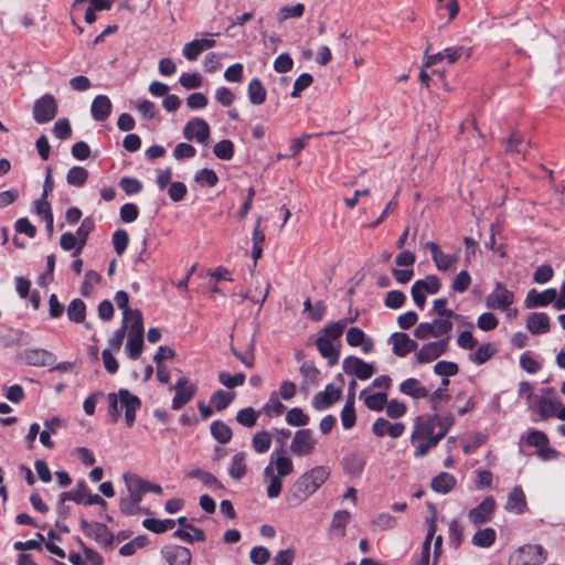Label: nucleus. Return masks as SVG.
<instances>
[{
  "label": "nucleus",
  "mask_w": 565,
  "mask_h": 565,
  "mask_svg": "<svg viewBox=\"0 0 565 565\" xmlns=\"http://www.w3.org/2000/svg\"><path fill=\"white\" fill-rule=\"evenodd\" d=\"M88 178V171L83 167H73L68 170L66 180L73 186H82Z\"/></svg>",
  "instance_id": "nucleus-53"
},
{
  "label": "nucleus",
  "mask_w": 565,
  "mask_h": 565,
  "mask_svg": "<svg viewBox=\"0 0 565 565\" xmlns=\"http://www.w3.org/2000/svg\"><path fill=\"white\" fill-rule=\"evenodd\" d=\"M316 444L310 429H299L290 443V451L299 457L309 456L315 451Z\"/></svg>",
  "instance_id": "nucleus-11"
},
{
  "label": "nucleus",
  "mask_w": 565,
  "mask_h": 565,
  "mask_svg": "<svg viewBox=\"0 0 565 565\" xmlns=\"http://www.w3.org/2000/svg\"><path fill=\"white\" fill-rule=\"evenodd\" d=\"M530 146V142H525L524 138L513 132L507 140L505 151L510 154L520 156L521 159L525 158V147Z\"/></svg>",
  "instance_id": "nucleus-42"
},
{
  "label": "nucleus",
  "mask_w": 565,
  "mask_h": 565,
  "mask_svg": "<svg viewBox=\"0 0 565 565\" xmlns=\"http://www.w3.org/2000/svg\"><path fill=\"white\" fill-rule=\"evenodd\" d=\"M440 438L435 434V418L419 416L416 418L411 443L415 448V457H423L439 443Z\"/></svg>",
  "instance_id": "nucleus-4"
},
{
  "label": "nucleus",
  "mask_w": 565,
  "mask_h": 565,
  "mask_svg": "<svg viewBox=\"0 0 565 565\" xmlns=\"http://www.w3.org/2000/svg\"><path fill=\"white\" fill-rule=\"evenodd\" d=\"M163 555L170 565H190L192 557L190 550L179 545L167 546Z\"/></svg>",
  "instance_id": "nucleus-26"
},
{
  "label": "nucleus",
  "mask_w": 565,
  "mask_h": 565,
  "mask_svg": "<svg viewBox=\"0 0 565 565\" xmlns=\"http://www.w3.org/2000/svg\"><path fill=\"white\" fill-rule=\"evenodd\" d=\"M456 486V479L448 472H441L431 480V488L439 493H448Z\"/></svg>",
  "instance_id": "nucleus-43"
},
{
  "label": "nucleus",
  "mask_w": 565,
  "mask_h": 565,
  "mask_svg": "<svg viewBox=\"0 0 565 565\" xmlns=\"http://www.w3.org/2000/svg\"><path fill=\"white\" fill-rule=\"evenodd\" d=\"M392 351L397 356H405L417 349V342L404 332H395L391 335Z\"/></svg>",
  "instance_id": "nucleus-25"
},
{
  "label": "nucleus",
  "mask_w": 565,
  "mask_h": 565,
  "mask_svg": "<svg viewBox=\"0 0 565 565\" xmlns=\"http://www.w3.org/2000/svg\"><path fill=\"white\" fill-rule=\"evenodd\" d=\"M286 422L291 426H306L309 423V417L301 408L294 407L287 413Z\"/></svg>",
  "instance_id": "nucleus-58"
},
{
  "label": "nucleus",
  "mask_w": 565,
  "mask_h": 565,
  "mask_svg": "<svg viewBox=\"0 0 565 565\" xmlns=\"http://www.w3.org/2000/svg\"><path fill=\"white\" fill-rule=\"evenodd\" d=\"M330 469L327 466H316L301 475L290 490V500L295 504L302 503L328 480Z\"/></svg>",
  "instance_id": "nucleus-2"
},
{
  "label": "nucleus",
  "mask_w": 565,
  "mask_h": 565,
  "mask_svg": "<svg viewBox=\"0 0 565 565\" xmlns=\"http://www.w3.org/2000/svg\"><path fill=\"white\" fill-rule=\"evenodd\" d=\"M214 45L213 39L193 40L183 46L182 53L188 61H195L204 50L212 49Z\"/></svg>",
  "instance_id": "nucleus-27"
},
{
  "label": "nucleus",
  "mask_w": 565,
  "mask_h": 565,
  "mask_svg": "<svg viewBox=\"0 0 565 565\" xmlns=\"http://www.w3.org/2000/svg\"><path fill=\"white\" fill-rule=\"evenodd\" d=\"M188 478L199 479L204 486L213 489H222L223 486L217 480V478L202 469H192L185 473Z\"/></svg>",
  "instance_id": "nucleus-45"
},
{
  "label": "nucleus",
  "mask_w": 565,
  "mask_h": 565,
  "mask_svg": "<svg viewBox=\"0 0 565 565\" xmlns=\"http://www.w3.org/2000/svg\"><path fill=\"white\" fill-rule=\"evenodd\" d=\"M142 524L149 531H152L154 533H163V532H167V531L173 529L174 521L170 520V519H168V520L146 519V520H143Z\"/></svg>",
  "instance_id": "nucleus-52"
},
{
  "label": "nucleus",
  "mask_w": 565,
  "mask_h": 565,
  "mask_svg": "<svg viewBox=\"0 0 565 565\" xmlns=\"http://www.w3.org/2000/svg\"><path fill=\"white\" fill-rule=\"evenodd\" d=\"M497 352L494 344L486 343L480 345L477 351L470 354V360L477 364H483L489 361Z\"/></svg>",
  "instance_id": "nucleus-50"
},
{
  "label": "nucleus",
  "mask_w": 565,
  "mask_h": 565,
  "mask_svg": "<svg viewBox=\"0 0 565 565\" xmlns=\"http://www.w3.org/2000/svg\"><path fill=\"white\" fill-rule=\"evenodd\" d=\"M218 381L221 384H223L227 388H233V387L241 386L244 384L245 374L236 373V374L232 375L228 372L222 371L218 373Z\"/></svg>",
  "instance_id": "nucleus-56"
},
{
  "label": "nucleus",
  "mask_w": 565,
  "mask_h": 565,
  "mask_svg": "<svg viewBox=\"0 0 565 565\" xmlns=\"http://www.w3.org/2000/svg\"><path fill=\"white\" fill-rule=\"evenodd\" d=\"M246 458L247 454L244 451L237 452L233 456L231 466L228 468V473L233 479L239 480L246 475Z\"/></svg>",
  "instance_id": "nucleus-41"
},
{
  "label": "nucleus",
  "mask_w": 565,
  "mask_h": 565,
  "mask_svg": "<svg viewBox=\"0 0 565 565\" xmlns=\"http://www.w3.org/2000/svg\"><path fill=\"white\" fill-rule=\"evenodd\" d=\"M247 93L248 99L253 105L264 104L267 97V92L258 78H253L248 83Z\"/></svg>",
  "instance_id": "nucleus-40"
},
{
  "label": "nucleus",
  "mask_w": 565,
  "mask_h": 565,
  "mask_svg": "<svg viewBox=\"0 0 565 565\" xmlns=\"http://www.w3.org/2000/svg\"><path fill=\"white\" fill-rule=\"evenodd\" d=\"M547 553L540 544H525L519 547L510 557V565H542Z\"/></svg>",
  "instance_id": "nucleus-5"
},
{
  "label": "nucleus",
  "mask_w": 565,
  "mask_h": 565,
  "mask_svg": "<svg viewBox=\"0 0 565 565\" xmlns=\"http://www.w3.org/2000/svg\"><path fill=\"white\" fill-rule=\"evenodd\" d=\"M537 412L542 419H546L556 414L561 403L553 387H545L536 396Z\"/></svg>",
  "instance_id": "nucleus-12"
},
{
  "label": "nucleus",
  "mask_w": 565,
  "mask_h": 565,
  "mask_svg": "<svg viewBox=\"0 0 565 565\" xmlns=\"http://www.w3.org/2000/svg\"><path fill=\"white\" fill-rule=\"evenodd\" d=\"M557 297V291L554 288H548L542 292L536 289H531L524 300L526 308L544 307L554 303Z\"/></svg>",
  "instance_id": "nucleus-24"
},
{
  "label": "nucleus",
  "mask_w": 565,
  "mask_h": 565,
  "mask_svg": "<svg viewBox=\"0 0 565 565\" xmlns=\"http://www.w3.org/2000/svg\"><path fill=\"white\" fill-rule=\"evenodd\" d=\"M141 500L142 499H137V497H132L127 493V495L120 500L121 512L128 515L136 514L139 510V503Z\"/></svg>",
  "instance_id": "nucleus-63"
},
{
  "label": "nucleus",
  "mask_w": 565,
  "mask_h": 565,
  "mask_svg": "<svg viewBox=\"0 0 565 565\" xmlns=\"http://www.w3.org/2000/svg\"><path fill=\"white\" fill-rule=\"evenodd\" d=\"M291 215L292 214H278L276 220L259 216L253 231V246H263L265 242V230L271 227L275 231H280L288 223Z\"/></svg>",
  "instance_id": "nucleus-7"
},
{
  "label": "nucleus",
  "mask_w": 565,
  "mask_h": 565,
  "mask_svg": "<svg viewBox=\"0 0 565 565\" xmlns=\"http://www.w3.org/2000/svg\"><path fill=\"white\" fill-rule=\"evenodd\" d=\"M100 281V275L95 270H88L85 274V278L83 285L81 287V292L83 296H89L96 285Z\"/></svg>",
  "instance_id": "nucleus-59"
},
{
  "label": "nucleus",
  "mask_w": 565,
  "mask_h": 565,
  "mask_svg": "<svg viewBox=\"0 0 565 565\" xmlns=\"http://www.w3.org/2000/svg\"><path fill=\"white\" fill-rule=\"evenodd\" d=\"M122 478L128 494L137 497V499H142L143 494L147 492L146 479L130 472L125 473Z\"/></svg>",
  "instance_id": "nucleus-33"
},
{
  "label": "nucleus",
  "mask_w": 565,
  "mask_h": 565,
  "mask_svg": "<svg viewBox=\"0 0 565 565\" xmlns=\"http://www.w3.org/2000/svg\"><path fill=\"white\" fill-rule=\"evenodd\" d=\"M111 102L106 95H97L92 103L90 113L95 120L104 121L111 113Z\"/></svg>",
  "instance_id": "nucleus-28"
},
{
  "label": "nucleus",
  "mask_w": 565,
  "mask_h": 565,
  "mask_svg": "<svg viewBox=\"0 0 565 565\" xmlns=\"http://www.w3.org/2000/svg\"><path fill=\"white\" fill-rule=\"evenodd\" d=\"M270 290V282L268 280H262L258 278H254L250 288L241 294L239 297L242 300H250L253 302H258L262 307L265 300L268 297Z\"/></svg>",
  "instance_id": "nucleus-21"
},
{
  "label": "nucleus",
  "mask_w": 565,
  "mask_h": 565,
  "mask_svg": "<svg viewBox=\"0 0 565 565\" xmlns=\"http://www.w3.org/2000/svg\"><path fill=\"white\" fill-rule=\"evenodd\" d=\"M495 537L497 533L492 527H484L473 534L471 542L475 546L487 548L494 543Z\"/></svg>",
  "instance_id": "nucleus-44"
},
{
  "label": "nucleus",
  "mask_w": 565,
  "mask_h": 565,
  "mask_svg": "<svg viewBox=\"0 0 565 565\" xmlns=\"http://www.w3.org/2000/svg\"><path fill=\"white\" fill-rule=\"evenodd\" d=\"M124 331L128 334L143 333L142 316L139 310H131L124 312L122 327Z\"/></svg>",
  "instance_id": "nucleus-31"
},
{
  "label": "nucleus",
  "mask_w": 565,
  "mask_h": 565,
  "mask_svg": "<svg viewBox=\"0 0 565 565\" xmlns=\"http://www.w3.org/2000/svg\"><path fill=\"white\" fill-rule=\"evenodd\" d=\"M514 302V294L501 282H497L494 289L486 297V306L489 309L507 310Z\"/></svg>",
  "instance_id": "nucleus-10"
},
{
  "label": "nucleus",
  "mask_w": 565,
  "mask_h": 565,
  "mask_svg": "<svg viewBox=\"0 0 565 565\" xmlns=\"http://www.w3.org/2000/svg\"><path fill=\"white\" fill-rule=\"evenodd\" d=\"M341 397V388L335 387L333 384H328L326 388L317 393L312 398V406L316 409L322 411L330 407L338 402Z\"/></svg>",
  "instance_id": "nucleus-22"
},
{
  "label": "nucleus",
  "mask_w": 565,
  "mask_h": 565,
  "mask_svg": "<svg viewBox=\"0 0 565 565\" xmlns=\"http://www.w3.org/2000/svg\"><path fill=\"white\" fill-rule=\"evenodd\" d=\"M86 317V306L83 300L74 299L67 307V318L75 322L82 323L84 322Z\"/></svg>",
  "instance_id": "nucleus-47"
},
{
  "label": "nucleus",
  "mask_w": 565,
  "mask_h": 565,
  "mask_svg": "<svg viewBox=\"0 0 565 565\" xmlns=\"http://www.w3.org/2000/svg\"><path fill=\"white\" fill-rule=\"evenodd\" d=\"M21 360L32 366H50L56 361L55 355L44 349H29L21 353Z\"/></svg>",
  "instance_id": "nucleus-19"
},
{
  "label": "nucleus",
  "mask_w": 565,
  "mask_h": 565,
  "mask_svg": "<svg viewBox=\"0 0 565 565\" xmlns=\"http://www.w3.org/2000/svg\"><path fill=\"white\" fill-rule=\"evenodd\" d=\"M188 530H178L174 532V536L185 542L204 541V532L192 525H186Z\"/></svg>",
  "instance_id": "nucleus-54"
},
{
  "label": "nucleus",
  "mask_w": 565,
  "mask_h": 565,
  "mask_svg": "<svg viewBox=\"0 0 565 565\" xmlns=\"http://www.w3.org/2000/svg\"><path fill=\"white\" fill-rule=\"evenodd\" d=\"M375 530L385 531L393 529L396 525V519L390 513H381L372 521Z\"/></svg>",
  "instance_id": "nucleus-62"
},
{
  "label": "nucleus",
  "mask_w": 565,
  "mask_h": 565,
  "mask_svg": "<svg viewBox=\"0 0 565 565\" xmlns=\"http://www.w3.org/2000/svg\"><path fill=\"white\" fill-rule=\"evenodd\" d=\"M399 391L413 398H425L428 396V390L422 385L417 379H407L399 385Z\"/></svg>",
  "instance_id": "nucleus-35"
},
{
  "label": "nucleus",
  "mask_w": 565,
  "mask_h": 565,
  "mask_svg": "<svg viewBox=\"0 0 565 565\" xmlns=\"http://www.w3.org/2000/svg\"><path fill=\"white\" fill-rule=\"evenodd\" d=\"M81 527L83 532L94 539L99 545H110L113 543V535L108 527L99 522H88L85 519L81 520Z\"/></svg>",
  "instance_id": "nucleus-15"
},
{
  "label": "nucleus",
  "mask_w": 565,
  "mask_h": 565,
  "mask_svg": "<svg viewBox=\"0 0 565 565\" xmlns=\"http://www.w3.org/2000/svg\"><path fill=\"white\" fill-rule=\"evenodd\" d=\"M294 471L292 460L285 454L273 452L269 463L264 469V480L267 482L266 493L270 499L277 498L282 489V479Z\"/></svg>",
  "instance_id": "nucleus-1"
},
{
  "label": "nucleus",
  "mask_w": 565,
  "mask_h": 565,
  "mask_svg": "<svg viewBox=\"0 0 565 565\" xmlns=\"http://www.w3.org/2000/svg\"><path fill=\"white\" fill-rule=\"evenodd\" d=\"M317 349L319 353L324 358L328 359L329 365L337 364L339 360V349L335 348L334 343L332 341H329L328 339H323L321 337H318L317 341Z\"/></svg>",
  "instance_id": "nucleus-36"
},
{
  "label": "nucleus",
  "mask_w": 565,
  "mask_h": 565,
  "mask_svg": "<svg viewBox=\"0 0 565 565\" xmlns=\"http://www.w3.org/2000/svg\"><path fill=\"white\" fill-rule=\"evenodd\" d=\"M365 467V459L356 454L348 455L343 459V468L351 477H360Z\"/></svg>",
  "instance_id": "nucleus-37"
},
{
  "label": "nucleus",
  "mask_w": 565,
  "mask_h": 565,
  "mask_svg": "<svg viewBox=\"0 0 565 565\" xmlns=\"http://www.w3.org/2000/svg\"><path fill=\"white\" fill-rule=\"evenodd\" d=\"M494 510V499L492 497H487L479 505L469 511L468 520L473 525H479L489 522L492 519Z\"/></svg>",
  "instance_id": "nucleus-17"
},
{
  "label": "nucleus",
  "mask_w": 565,
  "mask_h": 565,
  "mask_svg": "<svg viewBox=\"0 0 565 565\" xmlns=\"http://www.w3.org/2000/svg\"><path fill=\"white\" fill-rule=\"evenodd\" d=\"M143 349V333L140 334H128V342L126 345V352L129 359L137 360Z\"/></svg>",
  "instance_id": "nucleus-46"
},
{
  "label": "nucleus",
  "mask_w": 565,
  "mask_h": 565,
  "mask_svg": "<svg viewBox=\"0 0 565 565\" xmlns=\"http://www.w3.org/2000/svg\"><path fill=\"white\" fill-rule=\"evenodd\" d=\"M526 329L533 334L547 333L550 331V318L543 312H533L527 317Z\"/></svg>",
  "instance_id": "nucleus-32"
},
{
  "label": "nucleus",
  "mask_w": 565,
  "mask_h": 565,
  "mask_svg": "<svg viewBox=\"0 0 565 565\" xmlns=\"http://www.w3.org/2000/svg\"><path fill=\"white\" fill-rule=\"evenodd\" d=\"M372 431L377 437L390 436L391 438H398L405 431L403 423H390L385 418H377L372 425Z\"/></svg>",
  "instance_id": "nucleus-23"
},
{
  "label": "nucleus",
  "mask_w": 565,
  "mask_h": 565,
  "mask_svg": "<svg viewBox=\"0 0 565 565\" xmlns=\"http://www.w3.org/2000/svg\"><path fill=\"white\" fill-rule=\"evenodd\" d=\"M440 289L439 278L435 275H429L425 279L415 281L412 287V297L414 302L423 309L426 303V296L437 294Z\"/></svg>",
  "instance_id": "nucleus-8"
},
{
  "label": "nucleus",
  "mask_w": 565,
  "mask_h": 565,
  "mask_svg": "<svg viewBox=\"0 0 565 565\" xmlns=\"http://www.w3.org/2000/svg\"><path fill=\"white\" fill-rule=\"evenodd\" d=\"M427 508L430 513V516L428 519V530L425 541L423 543L420 558L418 559L417 565H429L430 543L437 530V510L433 503H428Z\"/></svg>",
  "instance_id": "nucleus-18"
},
{
  "label": "nucleus",
  "mask_w": 565,
  "mask_h": 565,
  "mask_svg": "<svg viewBox=\"0 0 565 565\" xmlns=\"http://www.w3.org/2000/svg\"><path fill=\"white\" fill-rule=\"evenodd\" d=\"M259 416V412L255 411L253 407H246L238 411L236 415V420L245 426V427H254L256 425L257 418Z\"/></svg>",
  "instance_id": "nucleus-55"
},
{
  "label": "nucleus",
  "mask_w": 565,
  "mask_h": 565,
  "mask_svg": "<svg viewBox=\"0 0 565 565\" xmlns=\"http://www.w3.org/2000/svg\"><path fill=\"white\" fill-rule=\"evenodd\" d=\"M57 102L51 94H45L34 102L33 118L38 124H46L55 118Z\"/></svg>",
  "instance_id": "nucleus-9"
},
{
  "label": "nucleus",
  "mask_w": 565,
  "mask_h": 565,
  "mask_svg": "<svg viewBox=\"0 0 565 565\" xmlns=\"http://www.w3.org/2000/svg\"><path fill=\"white\" fill-rule=\"evenodd\" d=\"M213 152L221 160H230L234 154V145L228 139L221 140L214 146Z\"/></svg>",
  "instance_id": "nucleus-57"
},
{
  "label": "nucleus",
  "mask_w": 565,
  "mask_h": 565,
  "mask_svg": "<svg viewBox=\"0 0 565 565\" xmlns=\"http://www.w3.org/2000/svg\"><path fill=\"white\" fill-rule=\"evenodd\" d=\"M504 509L514 514H522L526 511V499L521 487H514L510 492Z\"/></svg>",
  "instance_id": "nucleus-29"
},
{
  "label": "nucleus",
  "mask_w": 565,
  "mask_h": 565,
  "mask_svg": "<svg viewBox=\"0 0 565 565\" xmlns=\"http://www.w3.org/2000/svg\"><path fill=\"white\" fill-rule=\"evenodd\" d=\"M211 434L212 436L221 444H226L232 438L231 428L223 422H214L211 425Z\"/></svg>",
  "instance_id": "nucleus-51"
},
{
  "label": "nucleus",
  "mask_w": 565,
  "mask_h": 565,
  "mask_svg": "<svg viewBox=\"0 0 565 565\" xmlns=\"http://www.w3.org/2000/svg\"><path fill=\"white\" fill-rule=\"evenodd\" d=\"M183 136L186 140H195L205 143L210 138V126L202 118L189 120L183 128Z\"/></svg>",
  "instance_id": "nucleus-14"
},
{
  "label": "nucleus",
  "mask_w": 565,
  "mask_h": 565,
  "mask_svg": "<svg viewBox=\"0 0 565 565\" xmlns=\"http://www.w3.org/2000/svg\"><path fill=\"white\" fill-rule=\"evenodd\" d=\"M107 414L113 423H117L125 412V420L128 427H131L136 420V412L140 408L141 402L137 395L130 393L127 388H120L118 392L108 393Z\"/></svg>",
  "instance_id": "nucleus-3"
},
{
  "label": "nucleus",
  "mask_w": 565,
  "mask_h": 565,
  "mask_svg": "<svg viewBox=\"0 0 565 565\" xmlns=\"http://www.w3.org/2000/svg\"><path fill=\"white\" fill-rule=\"evenodd\" d=\"M354 395L348 396L347 403L341 412V423L345 429H350L355 424Z\"/></svg>",
  "instance_id": "nucleus-49"
},
{
  "label": "nucleus",
  "mask_w": 565,
  "mask_h": 565,
  "mask_svg": "<svg viewBox=\"0 0 565 565\" xmlns=\"http://www.w3.org/2000/svg\"><path fill=\"white\" fill-rule=\"evenodd\" d=\"M174 390L175 395L172 399V408L175 411L188 404L196 392L195 385L190 384L189 380L184 376L177 381Z\"/></svg>",
  "instance_id": "nucleus-20"
},
{
  "label": "nucleus",
  "mask_w": 565,
  "mask_h": 565,
  "mask_svg": "<svg viewBox=\"0 0 565 565\" xmlns=\"http://www.w3.org/2000/svg\"><path fill=\"white\" fill-rule=\"evenodd\" d=\"M351 514L347 510L337 511L331 521L330 531L337 537H343L345 535V527L350 521Z\"/></svg>",
  "instance_id": "nucleus-38"
},
{
  "label": "nucleus",
  "mask_w": 565,
  "mask_h": 565,
  "mask_svg": "<svg viewBox=\"0 0 565 565\" xmlns=\"http://www.w3.org/2000/svg\"><path fill=\"white\" fill-rule=\"evenodd\" d=\"M300 375L302 377L301 388L303 391L310 390L312 386L317 385L320 377V371L311 361H306L301 364L299 369Z\"/></svg>",
  "instance_id": "nucleus-30"
},
{
  "label": "nucleus",
  "mask_w": 565,
  "mask_h": 565,
  "mask_svg": "<svg viewBox=\"0 0 565 565\" xmlns=\"http://www.w3.org/2000/svg\"><path fill=\"white\" fill-rule=\"evenodd\" d=\"M305 6L302 3H298L295 6H285L279 9L278 19L280 21H285L291 18H300L303 14Z\"/></svg>",
  "instance_id": "nucleus-60"
},
{
  "label": "nucleus",
  "mask_w": 565,
  "mask_h": 565,
  "mask_svg": "<svg viewBox=\"0 0 565 565\" xmlns=\"http://www.w3.org/2000/svg\"><path fill=\"white\" fill-rule=\"evenodd\" d=\"M452 321L448 318L437 317L431 322L419 323L414 330V335L420 340L449 337L448 333L452 330Z\"/></svg>",
  "instance_id": "nucleus-6"
},
{
  "label": "nucleus",
  "mask_w": 565,
  "mask_h": 565,
  "mask_svg": "<svg viewBox=\"0 0 565 565\" xmlns=\"http://www.w3.org/2000/svg\"><path fill=\"white\" fill-rule=\"evenodd\" d=\"M271 435L267 430L257 431L252 438V445L257 454H265L271 446Z\"/></svg>",
  "instance_id": "nucleus-48"
},
{
  "label": "nucleus",
  "mask_w": 565,
  "mask_h": 565,
  "mask_svg": "<svg viewBox=\"0 0 565 565\" xmlns=\"http://www.w3.org/2000/svg\"><path fill=\"white\" fill-rule=\"evenodd\" d=\"M360 399L364 402L369 409L380 412L387 403V394L385 392L371 393L369 390H363L360 393Z\"/></svg>",
  "instance_id": "nucleus-34"
},
{
  "label": "nucleus",
  "mask_w": 565,
  "mask_h": 565,
  "mask_svg": "<svg viewBox=\"0 0 565 565\" xmlns=\"http://www.w3.org/2000/svg\"><path fill=\"white\" fill-rule=\"evenodd\" d=\"M436 267L439 269V270H448L450 269L454 264L457 262V256L456 255H448V254H445L443 250L439 252L434 258H433Z\"/></svg>",
  "instance_id": "nucleus-64"
},
{
  "label": "nucleus",
  "mask_w": 565,
  "mask_h": 565,
  "mask_svg": "<svg viewBox=\"0 0 565 565\" xmlns=\"http://www.w3.org/2000/svg\"><path fill=\"white\" fill-rule=\"evenodd\" d=\"M342 367L344 373L350 375H355L360 380H367L374 373V367L372 364L356 358V356H348L343 360Z\"/></svg>",
  "instance_id": "nucleus-16"
},
{
  "label": "nucleus",
  "mask_w": 565,
  "mask_h": 565,
  "mask_svg": "<svg viewBox=\"0 0 565 565\" xmlns=\"http://www.w3.org/2000/svg\"><path fill=\"white\" fill-rule=\"evenodd\" d=\"M449 337H445L437 341L425 343L416 352L417 362L420 364H425L435 361L437 358H439L447 351Z\"/></svg>",
  "instance_id": "nucleus-13"
},
{
  "label": "nucleus",
  "mask_w": 565,
  "mask_h": 565,
  "mask_svg": "<svg viewBox=\"0 0 565 565\" xmlns=\"http://www.w3.org/2000/svg\"><path fill=\"white\" fill-rule=\"evenodd\" d=\"M202 76L201 74L194 72V73H183L181 74L179 82L182 87L185 89H194L202 85Z\"/></svg>",
  "instance_id": "nucleus-61"
},
{
  "label": "nucleus",
  "mask_w": 565,
  "mask_h": 565,
  "mask_svg": "<svg viewBox=\"0 0 565 565\" xmlns=\"http://www.w3.org/2000/svg\"><path fill=\"white\" fill-rule=\"evenodd\" d=\"M356 317L347 320H340L337 322H332L327 324L323 330L321 331V334L319 337L323 339H328L329 341L334 342V340L339 339L341 334L343 333L344 329L347 328L349 322H353Z\"/></svg>",
  "instance_id": "nucleus-39"
}]
</instances>
